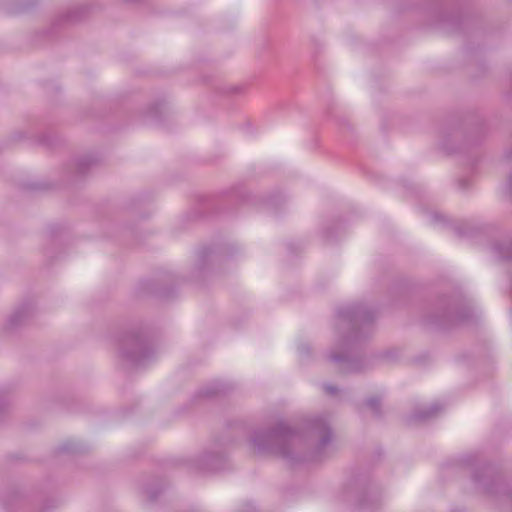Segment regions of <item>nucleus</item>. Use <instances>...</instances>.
Here are the masks:
<instances>
[{
    "instance_id": "2",
    "label": "nucleus",
    "mask_w": 512,
    "mask_h": 512,
    "mask_svg": "<svg viewBox=\"0 0 512 512\" xmlns=\"http://www.w3.org/2000/svg\"><path fill=\"white\" fill-rule=\"evenodd\" d=\"M119 352L123 359L134 365L143 364L151 354L145 337L138 332H129L120 339Z\"/></svg>"
},
{
    "instance_id": "8",
    "label": "nucleus",
    "mask_w": 512,
    "mask_h": 512,
    "mask_svg": "<svg viewBox=\"0 0 512 512\" xmlns=\"http://www.w3.org/2000/svg\"><path fill=\"white\" fill-rule=\"evenodd\" d=\"M329 358L331 361L336 363H344L346 366L347 371H357L358 367L356 366L355 361L350 358L347 354H337V353H330Z\"/></svg>"
},
{
    "instance_id": "10",
    "label": "nucleus",
    "mask_w": 512,
    "mask_h": 512,
    "mask_svg": "<svg viewBox=\"0 0 512 512\" xmlns=\"http://www.w3.org/2000/svg\"><path fill=\"white\" fill-rule=\"evenodd\" d=\"M324 391L328 394L335 395L338 392V388L336 386L326 384L324 385Z\"/></svg>"
},
{
    "instance_id": "11",
    "label": "nucleus",
    "mask_w": 512,
    "mask_h": 512,
    "mask_svg": "<svg viewBox=\"0 0 512 512\" xmlns=\"http://www.w3.org/2000/svg\"><path fill=\"white\" fill-rule=\"evenodd\" d=\"M78 166H79V172H82L83 171V167H82L83 166V162L82 161L79 162Z\"/></svg>"
},
{
    "instance_id": "7",
    "label": "nucleus",
    "mask_w": 512,
    "mask_h": 512,
    "mask_svg": "<svg viewBox=\"0 0 512 512\" xmlns=\"http://www.w3.org/2000/svg\"><path fill=\"white\" fill-rule=\"evenodd\" d=\"M30 315V308L23 306L15 310L9 317V323L11 326H17L22 324Z\"/></svg>"
},
{
    "instance_id": "3",
    "label": "nucleus",
    "mask_w": 512,
    "mask_h": 512,
    "mask_svg": "<svg viewBox=\"0 0 512 512\" xmlns=\"http://www.w3.org/2000/svg\"><path fill=\"white\" fill-rule=\"evenodd\" d=\"M339 316L354 326L369 324L373 318L370 311L362 307H351L339 312Z\"/></svg>"
},
{
    "instance_id": "1",
    "label": "nucleus",
    "mask_w": 512,
    "mask_h": 512,
    "mask_svg": "<svg viewBox=\"0 0 512 512\" xmlns=\"http://www.w3.org/2000/svg\"><path fill=\"white\" fill-rule=\"evenodd\" d=\"M331 439L327 420L319 417L308 423L305 434L279 422L273 429L255 431L251 442L258 451L273 452L287 463L295 465L319 460Z\"/></svg>"
},
{
    "instance_id": "9",
    "label": "nucleus",
    "mask_w": 512,
    "mask_h": 512,
    "mask_svg": "<svg viewBox=\"0 0 512 512\" xmlns=\"http://www.w3.org/2000/svg\"><path fill=\"white\" fill-rule=\"evenodd\" d=\"M366 404L368 407H370L374 412H377L378 411V407H379V404H380V400L376 397H372V398H369L367 401H366Z\"/></svg>"
},
{
    "instance_id": "5",
    "label": "nucleus",
    "mask_w": 512,
    "mask_h": 512,
    "mask_svg": "<svg viewBox=\"0 0 512 512\" xmlns=\"http://www.w3.org/2000/svg\"><path fill=\"white\" fill-rule=\"evenodd\" d=\"M441 410V406L439 403H433L428 408L421 409L416 411L412 418L415 421H426L435 415Z\"/></svg>"
},
{
    "instance_id": "12",
    "label": "nucleus",
    "mask_w": 512,
    "mask_h": 512,
    "mask_svg": "<svg viewBox=\"0 0 512 512\" xmlns=\"http://www.w3.org/2000/svg\"><path fill=\"white\" fill-rule=\"evenodd\" d=\"M349 342H350V340H349V339H347V340H345V341H344L343 345H344V346H347V345L349 344Z\"/></svg>"
},
{
    "instance_id": "4",
    "label": "nucleus",
    "mask_w": 512,
    "mask_h": 512,
    "mask_svg": "<svg viewBox=\"0 0 512 512\" xmlns=\"http://www.w3.org/2000/svg\"><path fill=\"white\" fill-rule=\"evenodd\" d=\"M219 463L220 457L217 454L206 453L200 458L198 468L205 471L216 470L218 469Z\"/></svg>"
},
{
    "instance_id": "6",
    "label": "nucleus",
    "mask_w": 512,
    "mask_h": 512,
    "mask_svg": "<svg viewBox=\"0 0 512 512\" xmlns=\"http://www.w3.org/2000/svg\"><path fill=\"white\" fill-rule=\"evenodd\" d=\"M494 253L499 259H512V241L504 240L496 243L493 247Z\"/></svg>"
}]
</instances>
